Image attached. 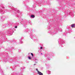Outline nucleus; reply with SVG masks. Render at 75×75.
Segmentation results:
<instances>
[{"label":"nucleus","mask_w":75,"mask_h":75,"mask_svg":"<svg viewBox=\"0 0 75 75\" xmlns=\"http://www.w3.org/2000/svg\"><path fill=\"white\" fill-rule=\"evenodd\" d=\"M38 74H39V75H43L42 73L41 72L38 71Z\"/></svg>","instance_id":"1"},{"label":"nucleus","mask_w":75,"mask_h":75,"mask_svg":"<svg viewBox=\"0 0 75 75\" xmlns=\"http://www.w3.org/2000/svg\"><path fill=\"white\" fill-rule=\"evenodd\" d=\"M75 25L74 24H73L71 25V27H73L74 28L75 27Z\"/></svg>","instance_id":"2"},{"label":"nucleus","mask_w":75,"mask_h":75,"mask_svg":"<svg viewBox=\"0 0 75 75\" xmlns=\"http://www.w3.org/2000/svg\"><path fill=\"white\" fill-rule=\"evenodd\" d=\"M30 17H32V18H34L35 17V16L34 15H31L30 16Z\"/></svg>","instance_id":"3"},{"label":"nucleus","mask_w":75,"mask_h":75,"mask_svg":"<svg viewBox=\"0 0 75 75\" xmlns=\"http://www.w3.org/2000/svg\"><path fill=\"white\" fill-rule=\"evenodd\" d=\"M28 58L29 59H31V57H28Z\"/></svg>","instance_id":"4"},{"label":"nucleus","mask_w":75,"mask_h":75,"mask_svg":"<svg viewBox=\"0 0 75 75\" xmlns=\"http://www.w3.org/2000/svg\"><path fill=\"white\" fill-rule=\"evenodd\" d=\"M1 21H4V19L2 20V18H1L0 19Z\"/></svg>","instance_id":"5"},{"label":"nucleus","mask_w":75,"mask_h":75,"mask_svg":"<svg viewBox=\"0 0 75 75\" xmlns=\"http://www.w3.org/2000/svg\"><path fill=\"white\" fill-rule=\"evenodd\" d=\"M31 55H32V57H33V56H34L33 54L32 53H31Z\"/></svg>","instance_id":"6"},{"label":"nucleus","mask_w":75,"mask_h":75,"mask_svg":"<svg viewBox=\"0 0 75 75\" xmlns=\"http://www.w3.org/2000/svg\"><path fill=\"white\" fill-rule=\"evenodd\" d=\"M15 28H17V26H16L15 27Z\"/></svg>","instance_id":"7"},{"label":"nucleus","mask_w":75,"mask_h":75,"mask_svg":"<svg viewBox=\"0 0 75 75\" xmlns=\"http://www.w3.org/2000/svg\"><path fill=\"white\" fill-rule=\"evenodd\" d=\"M36 71H38V69H36Z\"/></svg>","instance_id":"8"},{"label":"nucleus","mask_w":75,"mask_h":75,"mask_svg":"<svg viewBox=\"0 0 75 75\" xmlns=\"http://www.w3.org/2000/svg\"><path fill=\"white\" fill-rule=\"evenodd\" d=\"M21 44H22V43H23V42L21 41Z\"/></svg>","instance_id":"9"},{"label":"nucleus","mask_w":75,"mask_h":75,"mask_svg":"<svg viewBox=\"0 0 75 75\" xmlns=\"http://www.w3.org/2000/svg\"><path fill=\"white\" fill-rule=\"evenodd\" d=\"M41 49H42V47H40Z\"/></svg>","instance_id":"10"},{"label":"nucleus","mask_w":75,"mask_h":75,"mask_svg":"<svg viewBox=\"0 0 75 75\" xmlns=\"http://www.w3.org/2000/svg\"><path fill=\"white\" fill-rule=\"evenodd\" d=\"M35 65V64H34V65Z\"/></svg>","instance_id":"11"},{"label":"nucleus","mask_w":75,"mask_h":75,"mask_svg":"<svg viewBox=\"0 0 75 75\" xmlns=\"http://www.w3.org/2000/svg\"><path fill=\"white\" fill-rule=\"evenodd\" d=\"M41 54L42 55V53H41Z\"/></svg>","instance_id":"12"},{"label":"nucleus","mask_w":75,"mask_h":75,"mask_svg":"<svg viewBox=\"0 0 75 75\" xmlns=\"http://www.w3.org/2000/svg\"><path fill=\"white\" fill-rule=\"evenodd\" d=\"M51 74V73H49V74Z\"/></svg>","instance_id":"13"}]
</instances>
